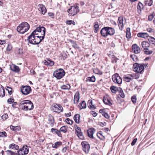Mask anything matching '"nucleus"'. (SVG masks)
I'll list each match as a JSON object with an SVG mask.
<instances>
[{"label":"nucleus","mask_w":155,"mask_h":155,"mask_svg":"<svg viewBox=\"0 0 155 155\" xmlns=\"http://www.w3.org/2000/svg\"><path fill=\"white\" fill-rule=\"evenodd\" d=\"M24 102V100L20 101L19 104V108L21 109L22 110L25 111H27L28 110L27 107H26V106H27V105L25 104H24V103H21L22 102Z\"/></svg>","instance_id":"nucleus-23"},{"label":"nucleus","mask_w":155,"mask_h":155,"mask_svg":"<svg viewBox=\"0 0 155 155\" xmlns=\"http://www.w3.org/2000/svg\"><path fill=\"white\" fill-rule=\"evenodd\" d=\"M119 93L121 97L123 98L124 97V94L122 89H121L120 90Z\"/></svg>","instance_id":"nucleus-52"},{"label":"nucleus","mask_w":155,"mask_h":155,"mask_svg":"<svg viewBox=\"0 0 155 155\" xmlns=\"http://www.w3.org/2000/svg\"><path fill=\"white\" fill-rule=\"evenodd\" d=\"M22 104H25L27 105L26 106L27 107L28 110H31L33 109L34 106L32 102L28 100H24V102H22Z\"/></svg>","instance_id":"nucleus-13"},{"label":"nucleus","mask_w":155,"mask_h":155,"mask_svg":"<svg viewBox=\"0 0 155 155\" xmlns=\"http://www.w3.org/2000/svg\"><path fill=\"white\" fill-rule=\"evenodd\" d=\"M78 5H74L71 6V8L68 10L69 15L70 16H73L76 15L79 12Z\"/></svg>","instance_id":"nucleus-7"},{"label":"nucleus","mask_w":155,"mask_h":155,"mask_svg":"<svg viewBox=\"0 0 155 155\" xmlns=\"http://www.w3.org/2000/svg\"><path fill=\"white\" fill-rule=\"evenodd\" d=\"M154 16V15L153 14H152L149 15L148 16V20L149 21H151L152 20V19L153 18Z\"/></svg>","instance_id":"nucleus-58"},{"label":"nucleus","mask_w":155,"mask_h":155,"mask_svg":"<svg viewBox=\"0 0 155 155\" xmlns=\"http://www.w3.org/2000/svg\"><path fill=\"white\" fill-rule=\"evenodd\" d=\"M78 106L80 107V110L85 109L86 107V103L85 101H83L81 102L79 104Z\"/></svg>","instance_id":"nucleus-32"},{"label":"nucleus","mask_w":155,"mask_h":155,"mask_svg":"<svg viewBox=\"0 0 155 155\" xmlns=\"http://www.w3.org/2000/svg\"><path fill=\"white\" fill-rule=\"evenodd\" d=\"M18 152L19 155H26L29 152L28 147L26 145L24 146Z\"/></svg>","instance_id":"nucleus-9"},{"label":"nucleus","mask_w":155,"mask_h":155,"mask_svg":"<svg viewBox=\"0 0 155 155\" xmlns=\"http://www.w3.org/2000/svg\"><path fill=\"white\" fill-rule=\"evenodd\" d=\"M65 74L64 70L62 68H59L55 70L53 74L54 76L58 79L62 78Z\"/></svg>","instance_id":"nucleus-5"},{"label":"nucleus","mask_w":155,"mask_h":155,"mask_svg":"<svg viewBox=\"0 0 155 155\" xmlns=\"http://www.w3.org/2000/svg\"><path fill=\"white\" fill-rule=\"evenodd\" d=\"M114 29L111 27H104L101 31V34L102 36L106 37L109 35H112L115 33Z\"/></svg>","instance_id":"nucleus-1"},{"label":"nucleus","mask_w":155,"mask_h":155,"mask_svg":"<svg viewBox=\"0 0 155 155\" xmlns=\"http://www.w3.org/2000/svg\"><path fill=\"white\" fill-rule=\"evenodd\" d=\"M41 29H42V27L37 28L31 34L34 35L38 36V35L37 34L39 33L41 31Z\"/></svg>","instance_id":"nucleus-29"},{"label":"nucleus","mask_w":155,"mask_h":155,"mask_svg":"<svg viewBox=\"0 0 155 155\" xmlns=\"http://www.w3.org/2000/svg\"><path fill=\"white\" fill-rule=\"evenodd\" d=\"M52 110L55 112L57 113H60L63 111V109L60 104H54L53 105Z\"/></svg>","instance_id":"nucleus-11"},{"label":"nucleus","mask_w":155,"mask_h":155,"mask_svg":"<svg viewBox=\"0 0 155 155\" xmlns=\"http://www.w3.org/2000/svg\"><path fill=\"white\" fill-rule=\"evenodd\" d=\"M95 78L94 76L93 75L91 77H88L86 79V81L92 82H93L95 81Z\"/></svg>","instance_id":"nucleus-35"},{"label":"nucleus","mask_w":155,"mask_h":155,"mask_svg":"<svg viewBox=\"0 0 155 155\" xmlns=\"http://www.w3.org/2000/svg\"><path fill=\"white\" fill-rule=\"evenodd\" d=\"M12 48V46L11 44H8V47L7 48V50L8 51H11Z\"/></svg>","instance_id":"nucleus-55"},{"label":"nucleus","mask_w":155,"mask_h":155,"mask_svg":"<svg viewBox=\"0 0 155 155\" xmlns=\"http://www.w3.org/2000/svg\"><path fill=\"white\" fill-rule=\"evenodd\" d=\"M123 18L122 17H119L118 18V25L119 27V29L122 30L123 28Z\"/></svg>","instance_id":"nucleus-17"},{"label":"nucleus","mask_w":155,"mask_h":155,"mask_svg":"<svg viewBox=\"0 0 155 155\" xmlns=\"http://www.w3.org/2000/svg\"><path fill=\"white\" fill-rule=\"evenodd\" d=\"M87 104L88 107L91 109H94L96 108V107L93 105L92 101L91 100H90L88 101Z\"/></svg>","instance_id":"nucleus-28"},{"label":"nucleus","mask_w":155,"mask_h":155,"mask_svg":"<svg viewBox=\"0 0 155 155\" xmlns=\"http://www.w3.org/2000/svg\"><path fill=\"white\" fill-rule=\"evenodd\" d=\"M10 68L12 71L16 72H18L20 71L19 67L15 65H12L10 66Z\"/></svg>","instance_id":"nucleus-25"},{"label":"nucleus","mask_w":155,"mask_h":155,"mask_svg":"<svg viewBox=\"0 0 155 155\" xmlns=\"http://www.w3.org/2000/svg\"><path fill=\"white\" fill-rule=\"evenodd\" d=\"M95 131V130L94 128L89 129L87 130V134L88 137L91 138H93V135Z\"/></svg>","instance_id":"nucleus-20"},{"label":"nucleus","mask_w":155,"mask_h":155,"mask_svg":"<svg viewBox=\"0 0 155 155\" xmlns=\"http://www.w3.org/2000/svg\"><path fill=\"white\" fill-rule=\"evenodd\" d=\"M51 132L54 134H57L59 137H61V134L60 130H58L54 128H52L51 130Z\"/></svg>","instance_id":"nucleus-24"},{"label":"nucleus","mask_w":155,"mask_h":155,"mask_svg":"<svg viewBox=\"0 0 155 155\" xmlns=\"http://www.w3.org/2000/svg\"><path fill=\"white\" fill-rule=\"evenodd\" d=\"M91 114L93 115L94 117L96 116L97 115V113L93 111H91Z\"/></svg>","instance_id":"nucleus-61"},{"label":"nucleus","mask_w":155,"mask_h":155,"mask_svg":"<svg viewBox=\"0 0 155 155\" xmlns=\"http://www.w3.org/2000/svg\"><path fill=\"white\" fill-rule=\"evenodd\" d=\"M137 36L139 37L145 38L148 37V35L147 33L140 32L137 34Z\"/></svg>","instance_id":"nucleus-27"},{"label":"nucleus","mask_w":155,"mask_h":155,"mask_svg":"<svg viewBox=\"0 0 155 155\" xmlns=\"http://www.w3.org/2000/svg\"><path fill=\"white\" fill-rule=\"evenodd\" d=\"M27 40L30 43L33 45L38 44L41 42V39L38 36L31 34L28 37Z\"/></svg>","instance_id":"nucleus-4"},{"label":"nucleus","mask_w":155,"mask_h":155,"mask_svg":"<svg viewBox=\"0 0 155 155\" xmlns=\"http://www.w3.org/2000/svg\"><path fill=\"white\" fill-rule=\"evenodd\" d=\"M14 101V100L12 98H9L8 100V102L9 104H11L13 103Z\"/></svg>","instance_id":"nucleus-59"},{"label":"nucleus","mask_w":155,"mask_h":155,"mask_svg":"<svg viewBox=\"0 0 155 155\" xmlns=\"http://www.w3.org/2000/svg\"><path fill=\"white\" fill-rule=\"evenodd\" d=\"M103 115L104 116V117L107 119L109 117L108 114L107 113H104Z\"/></svg>","instance_id":"nucleus-63"},{"label":"nucleus","mask_w":155,"mask_h":155,"mask_svg":"<svg viewBox=\"0 0 155 155\" xmlns=\"http://www.w3.org/2000/svg\"><path fill=\"white\" fill-rule=\"evenodd\" d=\"M94 72L96 74L100 75L102 74V72L98 68H95L94 70Z\"/></svg>","instance_id":"nucleus-43"},{"label":"nucleus","mask_w":155,"mask_h":155,"mask_svg":"<svg viewBox=\"0 0 155 155\" xmlns=\"http://www.w3.org/2000/svg\"><path fill=\"white\" fill-rule=\"evenodd\" d=\"M30 28L29 24L26 22H22L18 26L17 30V31L21 34H24Z\"/></svg>","instance_id":"nucleus-2"},{"label":"nucleus","mask_w":155,"mask_h":155,"mask_svg":"<svg viewBox=\"0 0 155 155\" xmlns=\"http://www.w3.org/2000/svg\"><path fill=\"white\" fill-rule=\"evenodd\" d=\"M80 99L79 94L78 92H77L74 97V104H77L78 103Z\"/></svg>","instance_id":"nucleus-19"},{"label":"nucleus","mask_w":155,"mask_h":155,"mask_svg":"<svg viewBox=\"0 0 155 155\" xmlns=\"http://www.w3.org/2000/svg\"><path fill=\"white\" fill-rule=\"evenodd\" d=\"M71 86L69 84L61 86V88L63 90H69Z\"/></svg>","instance_id":"nucleus-42"},{"label":"nucleus","mask_w":155,"mask_h":155,"mask_svg":"<svg viewBox=\"0 0 155 155\" xmlns=\"http://www.w3.org/2000/svg\"><path fill=\"white\" fill-rule=\"evenodd\" d=\"M8 116L7 114H4L2 117V119H3L4 120H6L8 118Z\"/></svg>","instance_id":"nucleus-57"},{"label":"nucleus","mask_w":155,"mask_h":155,"mask_svg":"<svg viewBox=\"0 0 155 155\" xmlns=\"http://www.w3.org/2000/svg\"><path fill=\"white\" fill-rule=\"evenodd\" d=\"M5 93L4 87L1 85H0V96L2 97H4Z\"/></svg>","instance_id":"nucleus-26"},{"label":"nucleus","mask_w":155,"mask_h":155,"mask_svg":"<svg viewBox=\"0 0 155 155\" xmlns=\"http://www.w3.org/2000/svg\"><path fill=\"white\" fill-rule=\"evenodd\" d=\"M17 103L16 102H13L12 104V107L14 108H16V105Z\"/></svg>","instance_id":"nucleus-62"},{"label":"nucleus","mask_w":155,"mask_h":155,"mask_svg":"<svg viewBox=\"0 0 155 155\" xmlns=\"http://www.w3.org/2000/svg\"><path fill=\"white\" fill-rule=\"evenodd\" d=\"M137 140V138H135L134 139L131 143V145L132 146L134 145H135V143H136V142Z\"/></svg>","instance_id":"nucleus-60"},{"label":"nucleus","mask_w":155,"mask_h":155,"mask_svg":"<svg viewBox=\"0 0 155 155\" xmlns=\"http://www.w3.org/2000/svg\"><path fill=\"white\" fill-rule=\"evenodd\" d=\"M9 149L17 150L19 147L14 143H12L9 145Z\"/></svg>","instance_id":"nucleus-41"},{"label":"nucleus","mask_w":155,"mask_h":155,"mask_svg":"<svg viewBox=\"0 0 155 155\" xmlns=\"http://www.w3.org/2000/svg\"><path fill=\"white\" fill-rule=\"evenodd\" d=\"M80 115L79 114H77L75 115L74 117V119L75 122L79 124L80 122Z\"/></svg>","instance_id":"nucleus-30"},{"label":"nucleus","mask_w":155,"mask_h":155,"mask_svg":"<svg viewBox=\"0 0 155 155\" xmlns=\"http://www.w3.org/2000/svg\"><path fill=\"white\" fill-rule=\"evenodd\" d=\"M43 63L44 64L51 66H53L54 64V61L49 59H47V60H44L43 61Z\"/></svg>","instance_id":"nucleus-21"},{"label":"nucleus","mask_w":155,"mask_h":155,"mask_svg":"<svg viewBox=\"0 0 155 155\" xmlns=\"http://www.w3.org/2000/svg\"><path fill=\"white\" fill-rule=\"evenodd\" d=\"M110 89L114 93H115L117 91V88L114 86H111L110 87Z\"/></svg>","instance_id":"nucleus-49"},{"label":"nucleus","mask_w":155,"mask_h":155,"mask_svg":"<svg viewBox=\"0 0 155 155\" xmlns=\"http://www.w3.org/2000/svg\"><path fill=\"white\" fill-rule=\"evenodd\" d=\"M75 134L81 140L84 139V137L81 128L79 127H77L76 128L75 127Z\"/></svg>","instance_id":"nucleus-12"},{"label":"nucleus","mask_w":155,"mask_h":155,"mask_svg":"<svg viewBox=\"0 0 155 155\" xmlns=\"http://www.w3.org/2000/svg\"><path fill=\"white\" fill-rule=\"evenodd\" d=\"M21 93L24 95L29 94L31 91V87L29 86H22L21 89Z\"/></svg>","instance_id":"nucleus-8"},{"label":"nucleus","mask_w":155,"mask_h":155,"mask_svg":"<svg viewBox=\"0 0 155 155\" xmlns=\"http://www.w3.org/2000/svg\"><path fill=\"white\" fill-rule=\"evenodd\" d=\"M148 65V64H141L135 63L133 65L134 71L138 73H142L143 71L144 67H147Z\"/></svg>","instance_id":"nucleus-3"},{"label":"nucleus","mask_w":155,"mask_h":155,"mask_svg":"<svg viewBox=\"0 0 155 155\" xmlns=\"http://www.w3.org/2000/svg\"><path fill=\"white\" fill-rule=\"evenodd\" d=\"M48 124L52 127L54 123V117L51 115H49L48 116Z\"/></svg>","instance_id":"nucleus-22"},{"label":"nucleus","mask_w":155,"mask_h":155,"mask_svg":"<svg viewBox=\"0 0 155 155\" xmlns=\"http://www.w3.org/2000/svg\"><path fill=\"white\" fill-rule=\"evenodd\" d=\"M38 7L39 11L41 12L42 14H45L47 11L45 6L42 4H39Z\"/></svg>","instance_id":"nucleus-18"},{"label":"nucleus","mask_w":155,"mask_h":155,"mask_svg":"<svg viewBox=\"0 0 155 155\" xmlns=\"http://www.w3.org/2000/svg\"><path fill=\"white\" fill-rule=\"evenodd\" d=\"M130 29L129 28H127L126 30V37L128 39L130 38L131 34L130 32Z\"/></svg>","instance_id":"nucleus-40"},{"label":"nucleus","mask_w":155,"mask_h":155,"mask_svg":"<svg viewBox=\"0 0 155 155\" xmlns=\"http://www.w3.org/2000/svg\"><path fill=\"white\" fill-rule=\"evenodd\" d=\"M147 31L149 32H152L154 31V30L151 28H149L147 29Z\"/></svg>","instance_id":"nucleus-64"},{"label":"nucleus","mask_w":155,"mask_h":155,"mask_svg":"<svg viewBox=\"0 0 155 155\" xmlns=\"http://www.w3.org/2000/svg\"><path fill=\"white\" fill-rule=\"evenodd\" d=\"M7 155H17V154L10 150H7L5 151Z\"/></svg>","instance_id":"nucleus-45"},{"label":"nucleus","mask_w":155,"mask_h":155,"mask_svg":"<svg viewBox=\"0 0 155 155\" xmlns=\"http://www.w3.org/2000/svg\"><path fill=\"white\" fill-rule=\"evenodd\" d=\"M130 57L134 61H136L137 60V57L135 54L130 55Z\"/></svg>","instance_id":"nucleus-48"},{"label":"nucleus","mask_w":155,"mask_h":155,"mask_svg":"<svg viewBox=\"0 0 155 155\" xmlns=\"http://www.w3.org/2000/svg\"><path fill=\"white\" fill-rule=\"evenodd\" d=\"M68 127L65 126L62 127L60 129V132H62L63 133H66L67 131Z\"/></svg>","instance_id":"nucleus-39"},{"label":"nucleus","mask_w":155,"mask_h":155,"mask_svg":"<svg viewBox=\"0 0 155 155\" xmlns=\"http://www.w3.org/2000/svg\"><path fill=\"white\" fill-rule=\"evenodd\" d=\"M132 51L135 54H138L141 51L140 48L136 44L132 45Z\"/></svg>","instance_id":"nucleus-16"},{"label":"nucleus","mask_w":155,"mask_h":155,"mask_svg":"<svg viewBox=\"0 0 155 155\" xmlns=\"http://www.w3.org/2000/svg\"><path fill=\"white\" fill-rule=\"evenodd\" d=\"M132 101L133 103L135 104L136 102V97L135 96H133L131 98Z\"/></svg>","instance_id":"nucleus-54"},{"label":"nucleus","mask_w":155,"mask_h":155,"mask_svg":"<svg viewBox=\"0 0 155 155\" xmlns=\"http://www.w3.org/2000/svg\"><path fill=\"white\" fill-rule=\"evenodd\" d=\"M7 136V134L5 132H0V137H5Z\"/></svg>","instance_id":"nucleus-50"},{"label":"nucleus","mask_w":155,"mask_h":155,"mask_svg":"<svg viewBox=\"0 0 155 155\" xmlns=\"http://www.w3.org/2000/svg\"><path fill=\"white\" fill-rule=\"evenodd\" d=\"M97 135V137L101 140H104L105 139V137L102 135L101 131L98 132Z\"/></svg>","instance_id":"nucleus-37"},{"label":"nucleus","mask_w":155,"mask_h":155,"mask_svg":"<svg viewBox=\"0 0 155 155\" xmlns=\"http://www.w3.org/2000/svg\"><path fill=\"white\" fill-rule=\"evenodd\" d=\"M10 128L11 129L15 131H19L21 130V127L19 126H10Z\"/></svg>","instance_id":"nucleus-38"},{"label":"nucleus","mask_w":155,"mask_h":155,"mask_svg":"<svg viewBox=\"0 0 155 155\" xmlns=\"http://www.w3.org/2000/svg\"><path fill=\"white\" fill-rule=\"evenodd\" d=\"M7 91H8V94L9 95H11L12 93V89L11 87H7L6 88Z\"/></svg>","instance_id":"nucleus-51"},{"label":"nucleus","mask_w":155,"mask_h":155,"mask_svg":"<svg viewBox=\"0 0 155 155\" xmlns=\"http://www.w3.org/2000/svg\"><path fill=\"white\" fill-rule=\"evenodd\" d=\"M66 23L67 24L69 25H71V24H72L73 25H74L75 24V22L74 21L71 20L67 21H66Z\"/></svg>","instance_id":"nucleus-47"},{"label":"nucleus","mask_w":155,"mask_h":155,"mask_svg":"<svg viewBox=\"0 0 155 155\" xmlns=\"http://www.w3.org/2000/svg\"><path fill=\"white\" fill-rule=\"evenodd\" d=\"M69 41L72 44V46L74 48H78V45L77 44L76 41H75L71 39H70L69 40Z\"/></svg>","instance_id":"nucleus-36"},{"label":"nucleus","mask_w":155,"mask_h":155,"mask_svg":"<svg viewBox=\"0 0 155 155\" xmlns=\"http://www.w3.org/2000/svg\"><path fill=\"white\" fill-rule=\"evenodd\" d=\"M124 80L127 81V82H129L130 80L131 79V78H130L129 77H124Z\"/></svg>","instance_id":"nucleus-56"},{"label":"nucleus","mask_w":155,"mask_h":155,"mask_svg":"<svg viewBox=\"0 0 155 155\" xmlns=\"http://www.w3.org/2000/svg\"><path fill=\"white\" fill-rule=\"evenodd\" d=\"M99 28V25H98V23L97 22H95L94 23V32L97 33Z\"/></svg>","instance_id":"nucleus-33"},{"label":"nucleus","mask_w":155,"mask_h":155,"mask_svg":"<svg viewBox=\"0 0 155 155\" xmlns=\"http://www.w3.org/2000/svg\"><path fill=\"white\" fill-rule=\"evenodd\" d=\"M112 79L115 83L118 84H121L122 82V79L117 74H115L112 76Z\"/></svg>","instance_id":"nucleus-10"},{"label":"nucleus","mask_w":155,"mask_h":155,"mask_svg":"<svg viewBox=\"0 0 155 155\" xmlns=\"http://www.w3.org/2000/svg\"><path fill=\"white\" fill-rule=\"evenodd\" d=\"M141 45L143 49V51L145 54L149 55L152 54L153 51L150 50L149 48H148L150 45L148 42L146 41H143L141 43Z\"/></svg>","instance_id":"nucleus-6"},{"label":"nucleus","mask_w":155,"mask_h":155,"mask_svg":"<svg viewBox=\"0 0 155 155\" xmlns=\"http://www.w3.org/2000/svg\"><path fill=\"white\" fill-rule=\"evenodd\" d=\"M145 3L146 5L150 6L152 4L153 1L152 0H146Z\"/></svg>","instance_id":"nucleus-46"},{"label":"nucleus","mask_w":155,"mask_h":155,"mask_svg":"<svg viewBox=\"0 0 155 155\" xmlns=\"http://www.w3.org/2000/svg\"><path fill=\"white\" fill-rule=\"evenodd\" d=\"M103 101L104 103L108 105L109 106H111L112 105V103L108 98L104 97L103 98Z\"/></svg>","instance_id":"nucleus-31"},{"label":"nucleus","mask_w":155,"mask_h":155,"mask_svg":"<svg viewBox=\"0 0 155 155\" xmlns=\"http://www.w3.org/2000/svg\"><path fill=\"white\" fill-rule=\"evenodd\" d=\"M83 150L86 153H88L90 150V147L88 143L85 141H83L81 143Z\"/></svg>","instance_id":"nucleus-14"},{"label":"nucleus","mask_w":155,"mask_h":155,"mask_svg":"<svg viewBox=\"0 0 155 155\" xmlns=\"http://www.w3.org/2000/svg\"><path fill=\"white\" fill-rule=\"evenodd\" d=\"M41 31L39 33L37 34L38 35L37 36L39 37V38L41 39V41L43 40L45 35V27H42V29L41 30Z\"/></svg>","instance_id":"nucleus-15"},{"label":"nucleus","mask_w":155,"mask_h":155,"mask_svg":"<svg viewBox=\"0 0 155 155\" xmlns=\"http://www.w3.org/2000/svg\"><path fill=\"white\" fill-rule=\"evenodd\" d=\"M66 122L68 124H72L73 121L69 118H67L66 119Z\"/></svg>","instance_id":"nucleus-53"},{"label":"nucleus","mask_w":155,"mask_h":155,"mask_svg":"<svg viewBox=\"0 0 155 155\" xmlns=\"http://www.w3.org/2000/svg\"><path fill=\"white\" fill-rule=\"evenodd\" d=\"M148 37H149L148 38V40L150 43L152 44H153L155 42V39L153 37L149 36V35Z\"/></svg>","instance_id":"nucleus-44"},{"label":"nucleus","mask_w":155,"mask_h":155,"mask_svg":"<svg viewBox=\"0 0 155 155\" xmlns=\"http://www.w3.org/2000/svg\"><path fill=\"white\" fill-rule=\"evenodd\" d=\"M62 143L61 142H57L52 145V147L54 148H57L59 146L62 145Z\"/></svg>","instance_id":"nucleus-34"}]
</instances>
